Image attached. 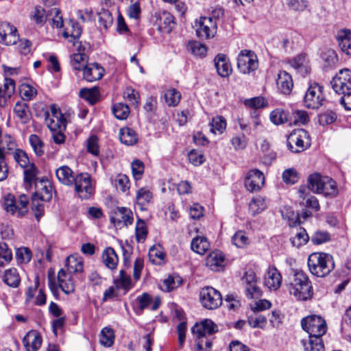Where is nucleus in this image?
<instances>
[{
    "instance_id": "1",
    "label": "nucleus",
    "mask_w": 351,
    "mask_h": 351,
    "mask_svg": "<svg viewBox=\"0 0 351 351\" xmlns=\"http://www.w3.org/2000/svg\"><path fill=\"white\" fill-rule=\"evenodd\" d=\"M308 267L310 272L317 277H325L335 268L332 256L327 253L314 252L308 258Z\"/></svg>"
},
{
    "instance_id": "2",
    "label": "nucleus",
    "mask_w": 351,
    "mask_h": 351,
    "mask_svg": "<svg viewBox=\"0 0 351 351\" xmlns=\"http://www.w3.org/2000/svg\"><path fill=\"white\" fill-rule=\"evenodd\" d=\"M0 43L5 45H12L19 41V50L23 55L31 52L32 42L25 38L19 40L16 28L9 23L0 22Z\"/></svg>"
},
{
    "instance_id": "3",
    "label": "nucleus",
    "mask_w": 351,
    "mask_h": 351,
    "mask_svg": "<svg viewBox=\"0 0 351 351\" xmlns=\"http://www.w3.org/2000/svg\"><path fill=\"white\" fill-rule=\"evenodd\" d=\"M289 291L298 300H306L313 295L312 286L307 275L302 271L294 272Z\"/></svg>"
},
{
    "instance_id": "4",
    "label": "nucleus",
    "mask_w": 351,
    "mask_h": 351,
    "mask_svg": "<svg viewBox=\"0 0 351 351\" xmlns=\"http://www.w3.org/2000/svg\"><path fill=\"white\" fill-rule=\"evenodd\" d=\"M29 199L25 195L16 198L12 194L5 195L1 199L3 209L8 215L22 217L28 212Z\"/></svg>"
},
{
    "instance_id": "5",
    "label": "nucleus",
    "mask_w": 351,
    "mask_h": 351,
    "mask_svg": "<svg viewBox=\"0 0 351 351\" xmlns=\"http://www.w3.org/2000/svg\"><path fill=\"white\" fill-rule=\"evenodd\" d=\"M301 326L310 337L322 338L327 331L325 319L319 315H312L302 319Z\"/></svg>"
},
{
    "instance_id": "6",
    "label": "nucleus",
    "mask_w": 351,
    "mask_h": 351,
    "mask_svg": "<svg viewBox=\"0 0 351 351\" xmlns=\"http://www.w3.org/2000/svg\"><path fill=\"white\" fill-rule=\"evenodd\" d=\"M325 100L323 86L317 83H313L306 91L303 102L307 108L318 109L324 104Z\"/></svg>"
},
{
    "instance_id": "7",
    "label": "nucleus",
    "mask_w": 351,
    "mask_h": 351,
    "mask_svg": "<svg viewBox=\"0 0 351 351\" xmlns=\"http://www.w3.org/2000/svg\"><path fill=\"white\" fill-rule=\"evenodd\" d=\"M309 135L304 129L293 131L287 138V147L293 153H299L310 147Z\"/></svg>"
},
{
    "instance_id": "8",
    "label": "nucleus",
    "mask_w": 351,
    "mask_h": 351,
    "mask_svg": "<svg viewBox=\"0 0 351 351\" xmlns=\"http://www.w3.org/2000/svg\"><path fill=\"white\" fill-rule=\"evenodd\" d=\"M73 186L76 193L81 199H87L95 192L94 182L88 173H80L75 175Z\"/></svg>"
},
{
    "instance_id": "9",
    "label": "nucleus",
    "mask_w": 351,
    "mask_h": 351,
    "mask_svg": "<svg viewBox=\"0 0 351 351\" xmlns=\"http://www.w3.org/2000/svg\"><path fill=\"white\" fill-rule=\"evenodd\" d=\"M45 123L51 131L65 130L66 119L55 104L50 106L45 113Z\"/></svg>"
},
{
    "instance_id": "10",
    "label": "nucleus",
    "mask_w": 351,
    "mask_h": 351,
    "mask_svg": "<svg viewBox=\"0 0 351 351\" xmlns=\"http://www.w3.org/2000/svg\"><path fill=\"white\" fill-rule=\"evenodd\" d=\"M237 67L243 74H249L256 70L258 67L256 54L251 50H241L237 58Z\"/></svg>"
},
{
    "instance_id": "11",
    "label": "nucleus",
    "mask_w": 351,
    "mask_h": 351,
    "mask_svg": "<svg viewBox=\"0 0 351 351\" xmlns=\"http://www.w3.org/2000/svg\"><path fill=\"white\" fill-rule=\"evenodd\" d=\"M195 27L197 37L210 39L217 34V24L213 17L202 16L195 20Z\"/></svg>"
},
{
    "instance_id": "12",
    "label": "nucleus",
    "mask_w": 351,
    "mask_h": 351,
    "mask_svg": "<svg viewBox=\"0 0 351 351\" xmlns=\"http://www.w3.org/2000/svg\"><path fill=\"white\" fill-rule=\"evenodd\" d=\"M199 299L202 306L207 309H216L222 304L220 292L212 287L202 288L200 291Z\"/></svg>"
},
{
    "instance_id": "13",
    "label": "nucleus",
    "mask_w": 351,
    "mask_h": 351,
    "mask_svg": "<svg viewBox=\"0 0 351 351\" xmlns=\"http://www.w3.org/2000/svg\"><path fill=\"white\" fill-rule=\"evenodd\" d=\"M58 286L49 280V287L53 294H56L58 287L66 294H70L75 291V283L72 276L67 273L64 269H61L58 273Z\"/></svg>"
},
{
    "instance_id": "14",
    "label": "nucleus",
    "mask_w": 351,
    "mask_h": 351,
    "mask_svg": "<svg viewBox=\"0 0 351 351\" xmlns=\"http://www.w3.org/2000/svg\"><path fill=\"white\" fill-rule=\"evenodd\" d=\"M334 91L341 95L351 90V71L343 69L333 77L330 82Z\"/></svg>"
},
{
    "instance_id": "15",
    "label": "nucleus",
    "mask_w": 351,
    "mask_h": 351,
    "mask_svg": "<svg viewBox=\"0 0 351 351\" xmlns=\"http://www.w3.org/2000/svg\"><path fill=\"white\" fill-rule=\"evenodd\" d=\"M160 304L159 298H153L149 293H143L136 297L133 308L136 315H141L144 309L149 308L152 311H156L159 308Z\"/></svg>"
},
{
    "instance_id": "16",
    "label": "nucleus",
    "mask_w": 351,
    "mask_h": 351,
    "mask_svg": "<svg viewBox=\"0 0 351 351\" xmlns=\"http://www.w3.org/2000/svg\"><path fill=\"white\" fill-rule=\"evenodd\" d=\"M265 183V176L258 169L250 170L245 178L244 184L250 192L259 191Z\"/></svg>"
},
{
    "instance_id": "17",
    "label": "nucleus",
    "mask_w": 351,
    "mask_h": 351,
    "mask_svg": "<svg viewBox=\"0 0 351 351\" xmlns=\"http://www.w3.org/2000/svg\"><path fill=\"white\" fill-rule=\"evenodd\" d=\"M133 213L125 207H119L110 216V221L118 228L128 226L133 223Z\"/></svg>"
},
{
    "instance_id": "18",
    "label": "nucleus",
    "mask_w": 351,
    "mask_h": 351,
    "mask_svg": "<svg viewBox=\"0 0 351 351\" xmlns=\"http://www.w3.org/2000/svg\"><path fill=\"white\" fill-rule=\"evenodd\" d=\"M282 277L280 272L274 267L269 266L264 274L263 285L270 291L279 289Z\"/></svg>"
},
{
    "instance_id": "19",
    "label": "nucleus",
    "mask_w": 351,
    "mask_h": 351,
    "mask_svg": "<svg viewBox=\"0 0 351 351\" xmlns=\"http://www.w3.org/2000/svg\"><path fill=\"white\" fill-rule=\"evenodd\" d=\"M218 331L217 326L210 319H206L196 324L192 328V332L195 336L211 337Z\"/></svg>"
},
{
    "instance_id": "20",
    "label": "nucleus",
    "mask_w": 351,
    "mask_h": 351,
    "mask_svg": "<svg viewBox=\"0 0 351 351\" xmlns=\"http://www.w3.org/2000/svg\"><path fill=\"white\" fill-rule=\"evenodd\" d=\"M43 339L40 333L29 330L23 339V343L26 351H37L41 346Z\"/></svg>"
},
{
    "instance_id": "21",
    "label": "nucleus",
    "mask_w": 351,
    "mask_h": 351,
    "mask_svg": "<svg viewBox=\"0 0 351 351\" xmlns=\"http://www.w3.org/2000/svg\"><path fill=\"white\" fill-rule=\"evenodd\" d=\"M83 77L88 82L100 80L104 74V69L98 63H87L83 69Z\"/></svg>"
},
{
    "instance_id": "22",
    "label": "nucleus",
    "mask_w": 351,
    "mask_h": 351,
    "mask_svg": "<svg viewBox=\"0 0 351 351\" xmlns=\"http://www.w3.org/2000/svg\"><path fill=\"white\" fill-rule=\"evenodd\" d=\"M215 67L217 73L223 77H228L232 73V66L226 55L217 54L214 59Z\"/></svg>"
},
{
    "instance_id": "23",
    "label": "nucleus",
    "mask_w": 351,
    "mask_h": 351,
    "mask_svg": "<svg viewBox=\"0 0 351 351\" xmlns=\"http://www.w3.org/2000/svg\"><path fill=\"white\" fill-rule=\"evenodd\" d=\"M276 86L281 93L284 95L290 94L293 87L291 75L285 71H280L276 79Z\"/></svg>"
},
{
    "instance_id": "24",
    "label": "nucleus",
    "mask_w": 351,
    "mask_h": 351,
    "mask_svg": "<svg viewBox=\"0 0 351 351\" xmlns=\"http://www.w3.org/2000/svg\"><path fill=\"white\" fill-rule=\"evenodd\" d=\"M206 265L215 271L222 269L225 266L224 254L218 250L210 252L206 257Z\"/></svg>"
},
{
    "instance_id": "25",
    "label": "nucleus",
    "mask_w": 351,
    "mask_h": 351,
    "mask_svg": "<svg viewBox=\"0 0 351 351\" xmlns=\"http://www.w3.org/2000/svg\"><path fill=\"white\" fill-rule=\"evenodd\" d=\"M15 91V82L13 79L5 77L3 88L0 86V108L6 106L8 99Z\"/></svg>"
},
{
    "instance_id": "26",
    "label": "nucleus",
    "mask_w": 351,
    "mask_h": 351,
    "mask_svg": "<svg viewBox=\"0 0 351 351\" xmlns=\"http://www.w3.org/2000/svg\"><path fill=\"white\" fill-rule=\"evenodd\" d=\"M56 176L62 184L68 186H73L75 176L73 170L66 165H62L56 170Z\"/></svg>"
},
{
    "instance_id": "27",
    "label": "nucleus",
    "mask_w": 351,
    "mask_h": 351,
    "mask_svg": "<svg viewBox=\"0 0 351 351\" xmlns=\"http://www.w3.org/2000/svg\"><path fill=\"white\" fill-rule=\"evenodd\" d=\"M290 66L302 76L310 72L306 56L304 54H300L289 61Z\"/></svg>"
},
{
    "instance_id": "28",
    "label": "nucleus",
    "mask_w": 351,
    "mask_h": 351,
    "mask_svg": "<svg viewBox=\"0 0 351 351\" xmlns=\"http://www.w3.org/2000/svg\"><path fill=\"white\" fill-rule=\"evenodd\" d=\"M83 258L79 256L71 255L66 260V267L67 273L72 276V274H77L83 271Z\"/></svg>"
},
{
    "instance_id": "29",
    "label": "nucleus",
    "mask_w": 351,
    "mask_h": 351,
    "mask_svg": "<svg viewBox=\"0 0 351 351\" xmlns=\"http://www.w3.org/2000/svg\"><path fill=\"white\" fill-rule=\"evenodd\" d=\"M102 262L109 269H115L119 263V258L114 250L110 247L102 252Z\"/></svg>"
},
{
    "instance_id": "30",
    "label": "nucleus",
    "mask_w": 351,
    "mask_h": 351,
    "mask_svg": "<svg viewBox=\"0 0 351 351\" xmlns=\"http://www.w3.org/2000/svg\"><path fill=\"white\" fill-rule=\"evenodd\" d=\"M152 192L147 187H142L136 191V203L141 210H145L146 206L152 202Z\"/></svg>"
},
{
    "instance_id": "31",
    "label": "nucleus",
    "mask_w": 351,
    "mask_h": 351,
    "mask_svg": "<svg viewBox=\"0 0 351 351\" xmlns=\"http://www.w3.org/2000/svg\"><path fill=\"white\" fill-rule=\"evenodd\" d=\"M71 29L67 28L62 32L63 37L75 45L82 34V27L77 23L71 22Z\"/></svg>"
},
{
    "instance_id": "32",
    "label": "nucleus",
    "mask_w": 351,
    "mask_h": 351,
    "mask_svg": "<svg viewBox=\"0 0 351 351\" xmlns=\"http://www.w3.org/2000/svg\"><path fill=\"white\" fill-rule=\"evenodd\" d=\"M337 40L341 51L351 56V31L346 29L340 32L337 36Z\"/></svg>"
},
{
    "instance_id": "33",
    "label": "nucleus",
    "mask_w": 351,
    "mask_h": 351,
    "mask_svg": "<svg viewBox=\"0 0 351 351\" xmlns=\"http://www.w3.org/2000/svg\"><path fill=\"white\" fill-rule=\"evenodd\" d=\"M323 185L318 194H322L326 197H335L338 193V189L335 181L326 176L324 178Z\"/></svg>"
},
{
    "instance_id": "34",
    "label": "nucleus",
    "mask_w": 351,
    "mask_h": 351,
    "mask_svg": "<svg viewBox=\"0 0 351 351\" xmlns=\"http://www.w3.org/2000/svg\"><path fill=\"white\" fill-rule=\"evenodd\" d=\"M302 344L304 351H324V343L322 338L308 336L307 339H302Z\"/></svg>"
},
{
    "instance_id": "35",
    "label": "nucleus",
    "mask_w": 351,
    "mask_h": 351,
    "mask_svg": "<svg viewBox=\"0 0 351 351\" xmlns=\"http://www.w3.org/2000/svg\"><path fill=\"white\" fill-rule=\"evenodd\" d=\"M119 139L126 145H133L138 141V135L133 129L126 127L120 130Z\"/></svg>"
},
{
    "instance_id": "36",
    "label": "nucleus",
    "mask_w": 351,
    "mask_h": 351,
    "mask_svg": "<svg viewBox=\"0 0 351 351\" xmlns=\"http://www.w3.org/2000/svg\"><path fill=\"white\" fill-rule=\"evenodd\" d=\"M191 247L195 253L203 255L208 250L210 243L206 237H196L193 239Z\"/></svg>"
},
{
    "instance_id": "37",
    "label": "nucleus",
    "mask_w": 351,
    "mask_h": 351,
    "mask_svg": "<svg viewBox=\"0 0 351 351\" xmlns=\"http://www.w3.org/2000/svg\"><path fill=\"white\" fill-rule=\"evenodd\" d=\"M114 331L108 326L101 329L99 335V342L101 345L106 348H110L114 343Z\"/></svg>"
},
{
    "instance_id": "38",
    "label": "nucleus",
    "mask_w": 351,
    "mask_h": 351,
    "mask_svg": "<svg viewBox=\"0 0 351 351\" xmlns=\"http://www.w3.org/2000/svg\"><path fill=\"white\" fill-rule=\"evenodd\" d=\"M266 208L265 199L261 196L253 197L249 204V211L253 216L263 212Z\"/></svg>"
},
{
    "instance_id": "39",
    "label": "nucleus",
    "mask_w": 351,
    "mask_h": 351,
    "mask_svg": "<svg viewBox=\"0 0 351 351\" xmlns=\"http://www.w3.org/2000/svg\"><path fill=\"white\" fill-rule=\"evenodd\" d=\"M3 281L10 287H17L20 284L21 278L16 269H6L3 275Z\"/></svg>"
},
{
    "instance_id": "40",
    "label": "nucleus",
    "mask_w": 351,
    "mask_h": 351,
    "mask_svg": "<svg viewBox=\"0 0 351 351\" xmlns=\"http://www.w3.org/2000/svg\"><path fill=\"white\" fill-rule=\"evenodd\" d=\"M166 254L160 245L153 246L149 251V261L154 265H161L165 262Z\"/></svg>"
},
{
    "instance_id": "41",
    "label": "nucleus",
    "mask_w": 351,
    "mask_h": 351,
    "mask_svg": "<svg viewBox=\"0 0 351 351\" xmlns=\"http://www.w3.org/2000/svg\"><path fill=\"white\" fill-rule=\"evenodd\" d=\"M309 240V237L305 229L300 227L293 237L290 239L293 246L300 247L305 245Z\"/></svg>"
},
{
    "instance_id": "42",
    "label": "nucleus",
    "mask_w": 351,
    "mask_h": 351,
    "mask_svg": "<svg viewBox=\"0 0 351 351\" xmlns=\"http://www.w3.org/2000/svg\"><path fill=\"white\" fill-rule=\"evenodd\" d=\"M88 63L85 53H77L71 56V65L75 71H83Z\"/></svg>"
},
{
    "instance_id": "43",
    "label": "nucleus",
    "mask_w": 351,
    "mask_h": 351,
    "mask_svg": "<svg viewBox=\"0 0 351 351\" xmlns=\"http://www.w3.org/2000/svg\"><path fill=\"white\" fill-rule=\"evenodd\" d=\"M280 212L282 218L287 220L290 226L297 224L299 220L298 214L295 213L291 206H284L280 208Z\"/></svg>"
},
{
    "instance_id": "44",
    "label": "nucleus",
    "mask_w": 351,
    "mask_h": 351,
    "mask_svg": "<svg viewBox=\"0 0 351 351\" xmlns=\"http://www.w3.org/2000/svg\"><path fill=\"white\" fill-rule=\"evenodd\" d=\"M324 177L318 173L311 174L308 178V188L312 192L317 193L323 185Z\"/></svg>"
},
{
    "instance_id": "45",
    "label": "nucleus",
    "mask_w": 351,
    "mask_h": 351,
    "mask_svg": "<svg viewBox=\"0 0 351 351\" xmlns=\"http://www.w3.org/2000/svg\"><path fill=\"white\" fill-rule=\"evenodd\" d=\"M181 283L182 279L179 276H169L163 280L160 289L164 291L170 292L178 287Z\"/></svg>"
},
{
    "instance_id": "46",
    "label": "nucleus",
    "mask_w": 351,
    "mask_h": 351,
    "mask_svg": "<svg viewBox=\"0 0 351 351\" xmlns=\"http://www.w3.org/2000/svg\"><path fill=\"white\" fill-rule=\"evenodd\" d=\"M29 143L38 156H41L45 153V143L42 139L36 134H31L29 136Z\"/></svg>"
},
{
    "instance_id": "47",
    "label": "nucleus",
    "mask_w": 351,
    "mask_h": 351,
    "mask_svg": "<svg viewBox=\"0 0 351 351\" xmlns=\"http://www.w3.org/2000/svg\"><path fill=\"white\" fill-rule=\"evenodd\" d=\"M288 112L282 108H276L271 112L270 121L275 125H281L288 121Z\"/></svg>"
},
{
    "instance_id": "48",
    "label": "nucleus",
    "mask_w": 351,
    "mask_h": 351,
    "mask_svg": "<svg viewBox=\"0 0 351 351\" xmlns=\"http://www.w3.org/2000/svg\"><path fill=\"white\" fill-rule=\"evenodd\" d=\"M14 112L22 123H25L29 120L28 106L26 103L18 101L14 106Z\"/></svg>"
},
{
    "instance_id": "49",
    "label": "nucleus",
    "mask_w": 351,
    "mask_h": 351,
    "mask_svg": "<svg viewBox=\"0 0 351 351\" xmlns=\"http://www.w3.org/2000/svg\"><path fill=\"white\" fill-rule=\"evenodd\" d=\"M112 184L117 189H119L122 192L129 191L130 188V182L129 178L125 174H118L112 180Z\"/></svg>"
},
{
    "instance_id": "50",
    "label": "nucleus",
    "mask_w": 351,
    "mask_h": 351,
    "mask_svg": "<svg viewBox=\"0 0 351 351\" xmlns=\"http://www.w3.org/2000/svg\"><path fill=\"white\" fill-rule=\"evenodd\" d=\"M164 97L169 106H176L180 103L181 94L176 88H171L165 92Z\"/></svg>"
},
{
    "instance_id": "51",
    "label": "nucleus",
    "mask_w": 351,
    "mask_h": 351,
    "mask_svg": "<svg viewBox=\"0 0 351 351\" xmlns=\"http://www.w3.org/2000/svg\"><path fill=\"white\" fill-rule=\"evenodd\" d=\"M188 49L195 56L199 58L205 57L207 47L198 41H191L188 44Z\"/></svg>"
},
{
    "instance_id": "52",
    "label": "nucleus",
    "mask_w": 351,
    "mask_h": 351,
    "mask_svg": "<svg viewBox=\"0 0 351 351\" xmlns=\"http://www.w3.org/2000/svg\"><path fill=\"white\" fill-rule=\"evenodd\" d=\"M36 193L40 196L43 201H49L51 198V187L49 184L47 185L46 182L40 181L36 183Z\"/></svg>"
},
{
    "instance_id": "53",
    "label": "nucleus",
    "mask_w": 351,
    "mask_h": 351,
    "mask_svg": "<svg viewBox=\"0 0 351 351\" xmlns=\"http://www.w3.org/2000/svg\"><path fill=\"white\" fill-rule=\"evenodd\" d=\"M232 243L237 247L243 248L250 244V239L245 232L239 230L232 237Z\"/></svg>"
},
{
    "instance_id": "54",
    "label": "nucleus",
    "mask_w": 351,
    "mask_h": 351,
    "mask_svg": "<svg viewBox=\"0 0 351 351\" xmlns=\"http://www.w3.org/2000/svg\"><path fill=\"white\" fill-rule=\"evenodd\" d=\"M112 112L117 119L124 120L129 116L130 109L128 105L123 103H117L113 106Z\"/></svg>"
},
{
    "instance_id": "55",
    "label": "nucleus",
    "mask_w": 351,
    "mask_h": 351,
    "mask_svg": "<svg viewBox=\"0 0 351 351\" xmlns=\"http://www.w3.org/2000/svg\"><path fill=\"white\" fill-rule=\"evenodd\" d=\"M147 228L145 222L138 219L136 221L135 228V236L137 242L143 243L145 240L147 235Z\"/></svg>"
},
{
    "instance_id": "56",
    "label": "nucleus",
    "mask_w": 351,
    "mask_h": 351,
    "mask_svg": "<svg viewBox=\"0 0 351 351\" xmlns=\"http://www.w3.org/2000/svg\"><path fill=\"white\" fill-rule=\"evenodd\" d=\"M36 89L29 84H23L20 86V95L21 98L25 101H30L36 97Z\"/></svg>"
},
{
    "instance_id": "57",
    "label": "nucleus",
    "mask_w": 351,
    "mask_h": 351,
    "mask_svg": "<svg viewBox=\"0 0 351 351\" xmlns=\"http://www.w3.org/2000/svg\"><path fill=\"white\" fill-rule=\"evenodd\" d=\"M282 180L286 184L293 185L298 182L299 175L294 168L285 169L282 175Z\"/></svg>"
},
{
    "instance_id": "58",
    "label": "nucleus",
    "mask_w": 351,
    "mask_h": 351,
    "mask_svg": "<svg viewBox=\"0 0 351 351\" xmlns=\"http://www.w3.org/2000/svg\"><path fill=\"white\" fill-rule=\"evenodd\" d=\"M210 131L214 134H222L226 128V119L222 117H216L210 123Z\"/></svg>"
},
{
    "instance_id": "59",
    "label": "nucleus",
    "mask_w": 351,
    "mask_h": 351,
    "mask_svg": "<svg viewBox=\"0 0 351 351\" xmlns=\"http://www.w3.org/2000/svg\"><path fill=\"white\" fill-rule=\"evenodd\" d=\"M197 351H210L213 340L211 337L195 336Z\"/></svg>"
},
{
    "instance_id": "60",
    "label": "nucleus",
    "mask_w": 351,
    "mask_h": 351,
    "mask_svg": "<svg viewBox=\"0 0 351 351\" xmlns=\"http://www.w3.org/2000/svg\"><path fill=\"white\" fill-rule=\"evenodd\" d=\"M247 322L252 328H264L267 324V319L263 315L254 313L249 315Z\"/></svg>"
},
{
    "instance_id": "61",
    "label": "nucleus",
    "mask_w": 351,
    "mask_h": 351,
    "mask_svg": "<svg viewBox=\"0 0 351 351\" xmlns=\"http://www.w3.org/2000/svg\"><path fill=\"white\" fill-rule=\"evenodd\" d=\"M24 169V181L31 186L33 183H36L37 169L34 164H31Z\"/></svg>"
},
{
    "instance_id": "62",
    "label": "nucleus",
    "mask_w": 351,
    "mask_h": 351,
    "mask_svg": "<svg viewBox=\"0 0 351 351\" xmlns=\"http://www.w3.org/2000/svg\"><path fill=\"white\" fill-rule=\"evenodd\" d=\"M48 14L46 11L40 6L36 7L33 11L31 19L37 24L43 25L46 22Z\"/></svg>"
},
{
    "instance_id": "63",
    "label": "nucleus",
    "mask_w": 351,
    "mask_h": 351,
    "mask_svg": "<svg viewBox=\"0 0 351 351\" xmlns=\"http://www.w3.org/2000/svg\"><path fill=\"white\" fill-rule=\"evenodd\" d=\"M113 19L111 13L105 9H102L98 13V22L100 26L107 29L112 24Z\"/></svg>"
},
{
    "instance_id": "64",
    "label": "nucleus",
    "mask_w": 351,
    "mask_h": 351,
    "mask_svg": "<svg viewBox=\"0 0 351 351\" xmlns=\"http://www.w3.org/2000/svg\"><path fill=\"white\" fill-rule=\"evenodd\" d=\"M330 240V235L326 231L317 230L311 236V241L315 245H321Z\"/></svg>"
}]
</instances>
